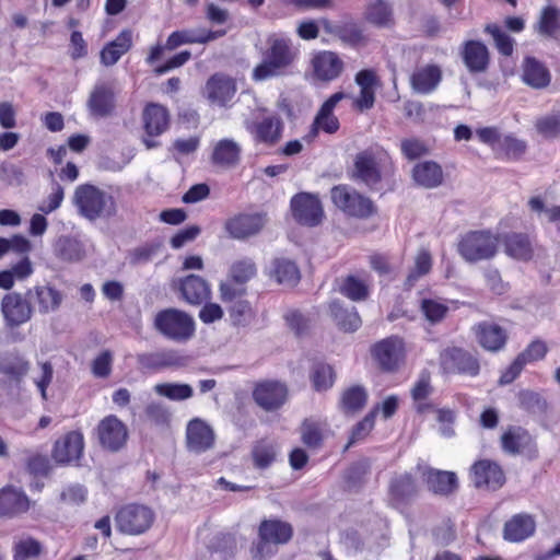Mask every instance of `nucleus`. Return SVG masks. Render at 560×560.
<instances>
[{
  "mask_svg": "<svg viewBox=\"0 0 560 560\" xmlns=\"http://www.w3.org/2000/svg\"><path fill=\"white\" fill-rule=\"evenodd\" d=\"M300 50L291 37L283 33H271L260 49V61L252 71V79L256 82L284 77L291 73Z\"/></svg>",
  "mask_w": 560,
  "mask_h": 560,
  "instance_id": "f257e3e1",
  "label": "nucleus"
},
{
  "mask_svg": "<svg viewBox=\"0 0 560 560\" xmlns=\"http://www.w3.org/2000/svg\"><path fill=\"white\" fill-rule=\"evenodd\" d=\"M394 163L387 151L380 145H373L357 153L352 178L374 189L381 184L383 174L394 173Z\"/></svg>",
  "mask_w": 560,
  "mask_h": 560,
  "instance_id": "f03ea898",
  "label": "nucleus"
},
{
  "mask_svg": "<svg viewBox=\"0 0 560 560\" xmlns=\"http://www.w3.org/2000/svg\"><path fill=\"white\" fill-rule=\"evenodd\" d=\"M293 537L290 523L279 520H262L258 526V540L253 544L250 555L254 560H265L276 553L273 546L285 545Z\"/></svg>",
  "mask_w": 560,
  "mask_h": 560,
  "instance_id": "7ed1b4c3",
  "label": "nucleus"
},
{
  "mask_svg": "<svg viewBox=\"0 0 560 560\" xmlns=\"http://www.w3.org/2000/svg\"><path fill=\"white\" fill-rule=\"evenodd\" d=\"M73 199L80 213L89 220L112 218L117 213L114 197L91 184L79 185Z\"/></svg>",
  "mask_w": 560,
  "mask_h": 560,
  "instance_id": "20e7f679",
  "label": "nucleus"
},
{
  "mask_svg": "<svg viewBox=\"0 0 560 560\" xmlns=\"http://www.w3.org/2000/svg\"><path fill=\"white\" fill-rule=\"evenodd\" d=\"M369 352L375 368L386 374L398 372L407 359L406 341L398 335L377 340L371 345Z\"/></svg>",
  "mask_w": 560,
  "mask_h": 560,
  "instance_id": "39448f33",
  "label": "nucleus"
},
{
  "mask_svg": "<svg viewBox=\"0 0 560 560\" xmlns=\"http://www.w3.org/2000/svg\"><path fill=\"white\" fill-rule=\"evenodd\" d=\"M499 243V235L490 230L469 231L460 237L457 252L468 262L490 260L498 254Z\"/></svg>",
  "mask_w": 560,
  "mask_h": 560,
  "instance_id": "423d86ee",
  "label": "nucleus"
},
{
  "mask_svg": "<svg viewBox=\"0 0 560 560\" xmlns=\"http://www.w3.org/2000/svg\"><path fill=\"white\" fill-rule=\"evenodd\" d=\"M330 198L347 217L365 220L377 214L374 201L349 185L334 186L330 189Z\"/></svg>",
  "mask_w": 560,
  "mask_h": 560,
  "instance_id": "0eeeda50",
  "label": "nucleus"
},
{
  "mask_svg": "<svg viewBox=\"0 0 560 560\" xmlns=\"http://www.w3.org/2000/svg\"><path fill=\"white\" fill-rule=\"evenodd\" d=\"M154 328L167 339L178 342L189 340L196 331L194 318L185 311L173 307L156 313Z\"/></svg>",
  "mask_w": 560,
  "mask_h": 560,
  "instance_id": "6e6552de",
  "label": "nucleus"
},
{
  "mask_svg": "<svg viewBox=\"0 0 560 560\" xmlns=\"http://www.w3.org/2000/svg\"><path fill=\"white\" fill-rule=\"evenodd\" d=\"M154 522V511L150 506L140 503L125 504L115 514L117 530L129 536H139L147 533Z\"/></svg>",
  "mask_w": 560,
  "mask_h": 560,
  "instance_id": "1a4fd4ad",
  "label": "nucleus"
},
{
  "mask_svg": "<svg viewBox=\"0 0 560 560\" xmlns=\"http://www.w3.org/2000/svg\"><path fill=\"white\" fill-rule=\"evenodd\" d=\"M439 365L443 374H459L470 377L479 375L481 365L479 358L469 350L448 346L439 353Z\"/></svg>",
  "mask_w": 560,
  "mask_h": 560,
  "instance_id": "9d476101",
  "label": "nucleus"
},
{
  "mask_svg": "<svg viewBox=\"0 0 560 560\" xmlns=\"http://www.w3.org/2000/svg\"><path fill=\"white\" fill-rule=\"evenodd\" d=\"M247 289H234L230 284H219V296L226 305L231 322L234 326H247L255 318V310L246 299Z\"/></svg>",
  "mask_w": 560,
  "mask_h": 560,
  "instance_id": "9b49d317",
  "label": "nucleus"
},
{
  "mask_svg": "<svg viewBox=\"0 0 560 560\" xmlns=\"http://www.w3.org/2000/svg\"><path fill=\"white\" fill-rule=\"evenodd\" d=\"M347 96L345 92H336L320 105L307 133L303 137L305 142H313L320 132L335 135L339 131L341 125L339 118L335 115V108Z\"/></svg>",
  "mask_w": 560,
  "mask_h": 560,
  "instance_id": "f8f14e48",
  "label": "nucleus"
},
{
  "mask_svg": "<svg viewBox=\"0 0 560 560\" xmlns=\"http://www.w3.org/2000/svg\"><path fill=\"white\" fill-rule=\"evenodd\" d=\"M0 312L4 327L9 330H14L32 319L34 305L26 296V293L8 292L1 299Z\"/></svg>",
  "mask_w": 560,
  "mask_h": 560,
  "instance_id": "ddd939ff",
  "label": "nucleus"
},
{
  "mask_svg": "<svg viewBox=\"0 0 560 560\" xmlns=\"http://www.w3.org/2000/svg\"><path fill=\"white\" fill-rule=\"evenodd\" d=\"M142 127L144 135L142 142L147 149H154L160 145L155 138L166 132L171 126L168 109L158 103H148L142 110Z\"/></svg>",
  "mask_w": 560,
  "mask_h": 560,
  "instance_id": "4468645a",
  "label": "nucleus"
},
{
  "mask_svg": "<svg viewBox=\"0 0 560 560\" xmlns=\"http://www.w3.org/2000/svg\"><path fill=\"white\" fill-rule=\"evenodd\" d=\"M95 435L103 450L116 453L126 446L129 430L116 415H108L98 421Z\"/></svg>",
  "mask_w": 560,
  "mask_h": 560,
  "instance_id": "2eb2a0df",
  "label": "nucleus"
},
{
  "mask_svg": "<svg viewBox=\"0 0 560 560\" xmlns=\"http://www.w3.org/2000/svg\"><path fill=\"white\" fill-rule=\"evenodd\" d=\"M417 472L404 471L395 474L387 488L389 505L395 509L408 506L420 493V485Z\"/></svg>",
  "mask_w": 560,
  "mask_h": 560,
  "instance_id": "dca6fc26",
  "label": "nucleus"
},
{
  "mask_svg": "<svg viewBox=\"0 0 560 560\" xmlns=\"http://www.w3.org/2000/svg\"><path fill=\"white\" fill-rule=\"evenodd\" d=\"M415 470L427 485L428 490L435 495L448 497L458 489V479L453 471L441 470L421 463L416 465Z\"/></svg>",
  "mask_w": 560,
  "mask_h": 560,
  "instance_id": "f3484780",
  "label": "nucleus"
},
{
  "mask_svg": "<svg viewBox=\"0 0 560 560\" xmlns=\"http://www.w3.org/2000/svg\"><path fill=\"white\" fill-rule=\"evenodd\" d=\"M84 446L83 433L80 430H72L55 441L51 457L59 465L78 464L83 456Z\"/></svg>",
  "mask_w": 560,
  "mask_h": 560,
  "instance_id": "a211bd4d",
  "label": "nucleus"
},
{
  "mask_svg": "<svg viewBox=\"0 0 560 560\" xmlns=\"http://www.w3.org/2000/svg\"><path fill=\"white\" fill-rule=\"evenodd\" d=\"M252 396L256 405L265 411H276L285 404L288 387L279 381L265 380L254 385Z\"/></svg>",
  "mask_w": 560,
  "mask_h": 560,
  "instance_id": "6ab92c4d",
  "label": "nucleus"
},
{
  "mask_svg": "<svg viewBox=\"0 0 560 560\" xmlns=\"http://www.w3.org/2000/svg\"><path fill=\"white\" fill-rule=\"evenodd\" d=\"M290 206L292 215L299 224L316 226L323 220V206L315 195L299 192L292 197Z\"/></svg>",
  "mask_w": 560,
  "mask_h": 560,
  "instance_id": "aec40b11",
  "label": "nucleus"
},
{
  "mask_svg": "<svg viewBox=\"0 0 560 560\" xmlns=\"http://www.w3.org/2000/svg\"><path fill=\"white\" fill-rule=\"evenodd\" d=\"M469 476L477 489L485 488L495 491L502 488L506 481L502 466L491 459L475 462L469 469Z\"/></svg>",
  "mask_w": 560,
  "mask_h": 560,
  "instance_id": "412c9836",
  "label": "nucleus"
},
{
  "mask_svg": "<svg viewBox=\"0 0 560 560\" xmlns=\"http://www.w3.org/2000/svg\"><path fill=\"white\" fill-rule=\"evenodd\" d=\"M311 69L315 81L329 83L342 74L345 62L336 51L320 50L313 55Z\"/></svg>",
  "mask_w": 560,
  "mask_h": 560,
  "instance_id": "4be33fe9",
  "label": "nucleus"
},
{
  "mask_svg": "<svg viewBox=\"0 0 560 560\" xmlns=\"http://www.w3.org/2000/svg\"><path fill=\"white\" fill-rule=\"evenodd\" d=\"M477 343L488 352L497 353L508 343L509 335L505 328L497 323L482 320L471 327Z\"/></svg>",
  "mask_w": 560,
  "mask_h": 560,
  "instance_id": "5701e85b",
  "label": "nucleus"
},
{
  "mask_svg": "<svg viewBox=\"0 0 560 560\" xmlns=\"http://www.w3.org/2000/svg\"><path fill=\"white\" fill-rule=\"evenodd\" d=\"M246 129L256 143L273 147L282 138L284 125L278 115H268L248 122Z\"/></svg>",
  "mask_w": 560,
  "mask_h": 560,
  "instance_id": "b1692460",
  "label": "nucleus"
},
{
  "mask_svg": "<svg viewBox=\"0 0 560 560\" xmlns=\"http://www.w3.org/2000/svg\"><path fill=\"white\" fill-rule=\"evenodd\" d=\"M265 223V213H238L225 221L224 229L230 237L246 240L259 233Z\"/></svg>",
  "mask_w": 560,
  "mask_h": 560,
  "instance_id": "393cba45",
  "label": "nucleus"
},
{
  "mask_svg": "<svg viewBox=\"0 0 560 560\" xmlns=\"http://www.w3.org/2000/svg\"><path fill=\"white\" fill-rule=\"evenodd\" d=\"M459 56L470 73L486 72L490 66L488 46L479 39H467L459 46Z\"/></svg>",
  "mask_w": 560,
  "mask_h": 560,
  "instance_id": "a878e982",
  "label": "nucleus"
},
{
  "mask_svg": "<svg viewBox=\"0 0 560 560\" xmlns=\"http://www.w3.org/2000/svg\"><path fill=\"white\" fill-rule=\"evenodd\" d=\"M215 434L202 419L194 418L186 427V447L189 452L201 454L213 448Z\"/></svg>",
  "mask_w": 560,
  "mask_h": 560,
  "instance_id": "bb28decb",
  "label": "nucleus"
},
{
  "mask_svg": "<svg viewBox=\"0 0 560 560\" xmlns=\"http://www.w3.org/2000/svg\"><path fill=\"white\" fill-rule=\"evenodd\" d=\"M136 359L138 369L142 372H156L166 368H179L186 363V359L172 349L138 353Z\"/></svg>",
  "mask_w": 560,
  "mask_h": 560,
  "instance_id": "cd10ccee",
  "label": "nucleus"
},
{
  "mask_svg": "<svg viewBox=\"0 0 560 560\" xmlns=\"http://www.w3.org/2000/svg\"><path fill=\"white\" fill-rule=\"evenodd\" d=\"M31 500L26 493L14 486L0 489V517L15 518L28 512Z\"/></svg>",
  "mask_w": 560,
  "mask_h": 560,
  "instance_id": "c85d7f7f",
  "label": "nucleus"
},
{
  "mask_svg": "<svg viewBox=\"0 0 560 560\" xmlns=\"http://www.w3.org/2000/svg\"><path fill=\"white\" fill-rule=\"evenodd\" d=\"M88 106L95 117H107L116 107L115 86L113 82H98L94 85Z\"/></svg>",
  "mask_w": 560,
  "mask_h": 560,
  "instance_id": "c756f323",
  "label": "nucleus"
},
{
  "mask_svg": "<svg viewBox=\"0 0 560 560\" xmlns=\"http://www.w3.org/2000/svg\"><path fill=\"white\" fill-rule=\"evenodd\" d=\"M178 291L186 303L195 306L211 300L212 296L209 282L197 275H188L180 279L178 282Z\"/></svg>",
  "mask_w": 560,
  "mask_h": 560,
  "instance_id": "7c9ffc66",
  "label": "nucleus"
},
{
  "mask_svg": "<svg viewBox=\"0 0 560 560\" xmlns=\"http://www.w3.org/2000/svg\"><path fill=\"white\" fill-rule=\"evenodd\" d=\"M360 86V94L353 101V108L360 113L371 109L375 104V88L380 84L378 77L373 69L360 70L354 78Z\"/></svg>",
  "mask_w": 560,
  "mask_h": 560,
  "instance_id": "2f4dec72",
  "label": "nucleus"
},
{
  "mask_svg": "<svg viewBox=\"0 0 560 560\" xmlns=\"http://www.w3.org/2000/svg\"><path fill=\"white\" fill-rule=\"evenodd\" d=\"M205 92L211 103L225 106L236 93V83L233 78L217 72L208 79Z\"/></svg>",
  "mask_w": 560,
  "mask_h": 560,
  "instance_id": "473e14b6",
  "label": "nucleus"
},
{
  "mask_svg": "<svg viewBox=\"0 0 560 560\" xmlns=\"http://www.w3.org/2000/svg\"><path fill=\"white\" fill-rule=\"evenodd\" d=\"M31 303L40 314L57 311L63 300L62 293L50 284H36L25 291Z\"/></svg>",
  "mask_w": 560,
  "mask_h": 560,
  "instance_id": "72a5a7b5",
  "label": "nucleus"
},
{
  "mask_svg": "<svg viewBox=\"0 0 560 560\" xmlns=\"http://www.w3.org/2000/svg\"><path fill=\"white\" fill-rule=\"evenodd\" d=\"M536 532L535 518L527 513L514 514L503 527V538L510 542H522Z\"/></svg>",
  "mask_w": 560,
  "mask_h": 560,
  "instance_id": "f704fd0d",
  "label": "nucleus"
},
{
  "mask_svg": "<svg viewBox=\"0 0 560 560\" xmlns=\"http://www.w3.org/2000/svg\"><path fill=\"white\" fill-rule=\"evenodd\" d=\"M411 177L418 186L432 189L443 184L444 172L438 162L429 160L416 163L411 170Z\"/></svg>",
  "mask_w": 560,
  "mask_h": 560,
  "instance_id": "c9c22d12",
  "label": "nucleus"
},
{
  "mask_svg": "<svg viewBox=\"0 0 560 560\" xmlns=\"http://www.w3.org/2000/svg\"><path fill=\"white\" fill-rule=\"evenodd\" d=\"M338 292L353 302L366 301L370 296L369 275H347L338 280Z\"/></svg>",
  "mask_w": 560,
  "mask_h": 560,
  "instance_id": "e433bc0d",
  "label": "nucleus"
},
{
  "mask_svg": "<svg viewBox=\"0 0 560 560\" xmlns=\"http://www.w3.org/2000/svg\"><path fill=\"white\" fill-rule=\"evenodd\" d=\"M132 47V31L122 30L115 39L108 42L100 52L101 63L105 67L114 66Z\"/></svg>",
  "mask_w": 560,
  "mask_h": 560,
  "instance_id": "4c0bfd02",
  "label": "nucleus"
},
{
  "mask_svg": "<svg viewBox=\"0 0 560 560\" xmlns=\"http://www.w3.org/2000/svg\"><path fill=\"white\" fill-rule=\"evenodd\" d=\"M363 16L365 22L377 28H393L396 25L393 4L386 0L371 1Z\"/></svg>",
  "mask_w": 560,
  "mask_h": 560,
  "instance_id": "58836bf2",
  "label": "nucleus"
},
{
  "mask_svg": "<svg viewBox=\"0 0 560 560\" xmlns=\"http://www.w3.org/2000/svg\"><path fill=\"white\" fill-rule=\"evenodd\" d=\"M242 149L237 142L232 139L219 140L211 153V163L221 168H233L241 161Z\"/></svg>",
  "mask_w": 560,
  "mask_h": 560,
  "instance_id": "ea45409f",
  "label": "nucleus"
},
{
  "mask_svg": "<svg viewBox=\"0 0 560 560\" xmlns=\"http://www.w3.org/2000/svg\"><path fill=\"white\" fill-rule=\"evenodd\" d=\"M534 446L533 435L522 427H510L501 435V447L508 454H520Z\"/></svg>",
  "mask_w": 560,
  "mask_h": 560,
  "instance_id": "a19ab883",
  "label": "nucleus"
},
{
  "mask_svg": "<svg viewBox=\"0 0 560 560\" xmlns=\"http://www.w3.org/2000/svg\"><path fill=\"white\" fill-rule=\"evenodd\" d=\"M257 275V266L250 258H242L233 261L229 269L228 278L219 284H230L234 289H247V283Z\"/></svg>",
  "mask_w": 560,
  "mask_h": 560,
  "instance_id": "79ce46f5",
  "label": "nucleus"
},
{
  "mask_svg": "<svg viewBox=\"0 0 560 560\" xmlns=\"http://www.w3.org/2000/svg\"><path fill=\"white\" fill-rule=\"evenodd\" d=\"M534 30L544 38L560 40V9L552 4L544 7Z\"/></svg>",
  "mask_w": 560,
  "mask_h": 560,
  "instance_id": "37998d69",
  "label": "nucleus"
},
{
  "mask_svg": "<svg viewBox=\"0 0 560 560\" xmlns=\"http://www.w3.org/2000/svg\"><path fill=\"white\" fill-rule=\"evenodd\" d=\"M442 80V70L438 65L417 68L410 78L412 89L420 94L433 92Z\"/></svg>",
  "mask_w": 560,
  "mask_h": 560,
  "instance_id": "c03bdc74",
  "label": "nucleus"
},
{
  "mask_svg": "<svg viewBox=\"0 0 560 560\" xmlns=\"http://www.w3.org/2000/svg\"><path fill=\"white\" fill-rule=\"evenodd\" d=\"M505 254L514 259L528 261L533 258L534 248L526 233L511 232L504 235Z\"/></svg>",
  "mask_w": 560,
  "mask_h": 560,
  "instance_id": "a18cd8bd",
  "label": "nucleus"
},
{
  "mask_svg": "<svg viewBox=\"0 0 560 560\" xmlns=\"http://www.w3.org/2000/svg\"><path fill=\"white\" fill-rule=\"evenodd\" d=\"M329 313L336 325L343 331L352 332L361 327L362 320L355 307L347 308L338 301H331L328 305Z\"/></svg>",
  "mask_w": 560,
  "mask_h": 560,
  "instance_id": "49530a36",
  "label": "nucleus"
},
{
  "mask_svg": "<svg viewBox=\"0 0 560 560\" xmlns=\"http://www.w3.org/2000/svg\"><path fill=\"white\" fill-rule=\"evenodd\" d=\"M523 80L532 88L542 89L550 83V73L542 62L528 56L523 61Z\"/></svg>",
  "mask_w": 560,
  "mask_h": 560,
  "instance_id": "de8ad7c7",
  "label": "nucleus"
},
{
  "mask_svg": "<svg viewBox=\"0 0 560 560\" xmlns=\"http://www.w3.org/2000/svg\"><path fill=\"white\" fill-rule=\"evenodd\" d=\"M434 388L431 384V374L429 371H421L418 380L413 384L410 395L416 404V410L418 413H424L433 408V405L425 400L431 396Z\"/></svg>",
  "mask_w": 560,
  "mask_h": 560,
  "instance_id": "09e8293b",
  "label": "nucleus"
},
{
  "mask_svg": "<svg viewBox=\"0 0 560 560\" xmlns=\"http://www.w3.org/2000/svg\"><path fill=\"white\" fill-rule=\"evenodd\" d=\"M326 423L306 418L300 427L301 441L310 450H319L325 440Z\"/></svg>",
  "mask_w": 560,
  "mask_h": 560,
  "instance_id": "8fccbe9b",
  "label": "nucleus"
},
{
  "mask_svg": "<svg viewBox=\"0 0 560 560\" xmlns=\"http://www.w3.org/2000/svg\"><path fill=\"white\" fill-rule=\"evenodd\" d=\"M30 370V362L19 352H8L0 357V373L20 381Z\"/></svg>",
  "mask_w": 560,
  "mask_h": 560,
  "instance_id": "3c124183",
  "label": "nucleus"
},
{
  "mask_svg": "<svg viewBox=\"0 0 560 560\" xmlns=\"http://www.w3.org/2000/svg\"><path fill=\"white\" fill-rule=\"evenodd\" d=\"M368 397V392L362 385H352L342 392L340 407L347 413L358 412L365 407Z\"/></svg>",
  "mask_w": 560,
  "mask_h": 560,
  "instance_id": "603ef678",
  "label": "nucleus"
},
{
  "mask_svg": "<svg viewBox=\"0 0 560 560\" xmlns=\"http://www.w3.org/2000/svg\"><path fill=\"white\" fill-rule=\"evenodd\" d=\"M494 151L498 159L508 161H517L522 159L527 150V144L524 140H521L512 135H508L501 138L499 145Z\"/></svg>",
  "mask_w": 560,
  "mask_h": 560,
  "instance_id": "864d4df0",
  "label": "nucleus"
},
{
  "mask_svg": "<svg viewBox=\"0 0 560 560\" xmlns=\"http://www.w3.org/2000/svg\"><path fill=\"white\" fill-rule=\"evenodd\" d=\"M44 547L39 540L32 536H23L13 544V560H32L39 558Z\"/></svg>",
  "mask_w": 560,
  "mask_h": 560,
  "instance_id": "5fc2aeb1",
  "label": "nucleus"
},
{
  "mask_svg": "<svg viewBox=\"0 0 560 560\" xmlns=\"http://www.w3.org/2000/svg\"><path fill=\"white\" fill-rule=\"evenodd\" d=\"M272 266V273L278 283L294 285L299 282L300 270L293 260L276 258Z\"/></svg>",
  "mask_w": 560,
  "mask_h": 560,
  "instance_id": "6e6d98bb",
  "label": "nucleus"
},
{
  "mask_svg": "<svg viewBox=\"0 0 560 560\" xmlns=\"http://www.w3.org/2000/svg\"><path fill=\"white\" fill-rule=\"evenodd\" d=\"M310 378L316 392H326L335 383V370L327 363L317 362L312 366Z\"/></svg>",
  "mask_w": 560,
  "mask_h": 560,
  "instance_id": "4d7b16f0",
  "label": "nucleus"
},
{
  "mask_svg": "<svg viewBox=\"0 0 560 560\" xmlns=\"http://www.w3.org/2000/svg\"><path fill=\"white\" fill-rule=\"evenodd\" d=\"M250 455L256 468L266 469L276 462V445L267 440L257 441L252 448Z\"/></svg>",
  "mask_w": 560,
  "mask_h": 560,
  "instance_id": "13d9d810",
  "label": "nucleus"
},
{
  "mask_svg": "<svg viewBox=\"0 0 560 560\" xmlns=\"http://www.w3.org/2000/svg\"><path fill=\"white\" fill-rule=\"evenodd\" d=\"M483 32L489 34L498 52L504 57H511L514 52L515 40L506 34L499 24L488 23L483 27Z\"/></svg>",
  "mask_w": 560,
  "mask_h": 560,
  "instance_id": "bf43d9fd",
  "label": "nucleus"
},
{
  "mask_svg": "<svg viewBox=\"0 0 560 560\" xmlns=\"http://www.w3.org/2000/svg\"><path fill=\"white\" fill-rule=\"evenodd\" d=\"M334 34L342 43L351 47H358L366 44L368 42L363 30L355 22H345L340 25H337L334 30Z\"/></svg>",
  "mask_w": 560,
  "mask_h": 560,
  "instance_id": "052dcab7",
  "label": "nucleus"
},
{
  "mask_svg": "<svg viewBox=\"0 0 560 560\" xmlns=\"http://www.w3.org/2000/svg\"><path fill=\"white\" fill-rule=\"evenodd\" d=\"M380 406H375L365 417L360 420L351 430V434L347 444V448L359 441L364 440L373 430L375 424L376 413Z\"/></svg>",
  "mask_w": 560,
  "mask_h": 560,
  "instance_id": "680f3d73",
  "label": "nucleus"
},
{
  "mask_svg": "<svg viewBox=\"0 0 560 560\" xmlns=\"http://www.w3.org/2000/svg\"><path fill=\"white\" fill-rule=\"evenodd\" d=\"M432 268V257L428 250H420L415 259V266L406 278V285L412 287L419 278L428 275Z\"/></svg>",
  "mask_w": 560,
  "mask_h": 560,
  "instance_id": "e2e57ef3",
  "label": "nucleus"
},
{
  "mask_svg": "<svg viewBox=\"0 0 560 560\" xmlns=\"http://www.w3.org/2000/svg\"><path fill=\"white\" fill-rule=\"evenodd\" d=\"M154 390L171 400H185L194 394L191 386L187 384L162 383L155 385Z\"/></svg>",
  "mask_w": 560,
  "mask_h": 560,
  "instance_id": "0e129e2a",
  "label": "nucleus"
},
{
  "mask_svg": "<svg viewBox=\"0 0 560 560\" xmlns=\"http://www.w3.org/2000/svg\"><path fill=\"white\" fill-rule=\"evenodd\" d=\"M400 151L405 159L415 161L429 154L430 149L427 143L416 137L404 138L400 141Z\"/></svg>",
  "mask_w": 560,
  "mask_h": 560,
  "instance_id": "69168bd1",
  "label": "nucleus"
},
{
  "mask_svg": "<svg viewBox=\"0 0 560 560\" xmlns=\"http://www.w3.org/2000/svg\"><path fill=\"white\" fill-rule=\"evenodd\" d=\"M56 255L65 261H78L83 257L80 244L69 237L60 238L55 247Z\"/></svg>",
  "mask_w": 560,
  "mask_h": 560,
  "instance_id": "338daca9",
  "label": "nucleus"
},
{
  "mask_svg": "<svg viewBox=\"0 0 560 560\" xmlns=\"http://www.w3.org/2000/svg\"><path fill=\"white\" fill-rule=\"evenodd\" d=\"M536 130L546 139L560 137V116L547 115L540 117L535 122Z\"/></svg>",
  "mask_w": 560,
  "mask_h": 560,
  "instance_id": "774afa93",
  "label": "nucleus"
}]
</instances>
